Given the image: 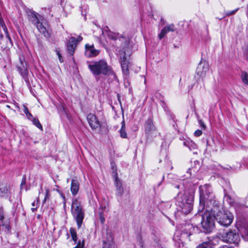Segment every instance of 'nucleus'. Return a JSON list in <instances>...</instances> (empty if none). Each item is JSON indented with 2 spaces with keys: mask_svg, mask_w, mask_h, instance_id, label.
<instances>
[{
  "mask_svg": "<svg viewBox=\"0 0 248 248\" xmlns=\"http://www.w3.org/2000/svg\"><path fill=\"white\" fill-rule=\"evenodd\" d=\"M38 202V199L37 200L36 203L35 201H34L31 204L32 206H33V207L36 206L35 207H33L31 208V210L33 212H35L37 210V208L38 207L37 206Z\"/></svg>",
  "mask_w": 248,
  "mask_h": 248,
  "instance_id": "nucleus-33",
  "label": "nucleus"
},
{
  "mask_svg": "<svg viewBox=\"0 0 248 248\" xmlns=\"http://www.w3.org/2000/svg\"><path fill=\"white\" fill-rule=\"evenodd\" d=\"M6 219H5L4 214L2 211H0V224H1Z\"/></svg>",
  "mask_w": 248,
  "mask_h": 248,
  "instance_id": "nucleus-32",
  "label": "nucleus"
},
{
  "mask_svg": "<svg viewBox=\"0 0 248 248\" xmlns=\"http://www.w3.org/2000/svg\"><path fill=\"white\" fill-rule=\"evenodd\" d=\"M209 69L208 63L206 61H201L196 69L197 75L201 78L205 77L206 72Z\"/></svg>",
  "mask_w": 248,
  "mask_h": 248,
  "instance_id": "nucleus-10",
  "label": "nucleus"
},
{
  "mask_svg": "<svg viewBox=\"0 0 248 248\" xmlns=\"http://www.w3.org/2000/svg\"><path fill=\"white\" fill-rule=\"evenodd\" d=\"M241 78L245 84L248 85V74L246 72H242Z\"/></svg>",
  "mask_w": 248,
  "mask_h": 248,
  "instance_id": "nucleus-27",
  "label": "nucleus"
},
{
  "mask_svg": "<svg viewBox=\"0 0 248 248\" xmlns=\"http://www.w3.org/2000/svg\"><path fill=\"white\" fill-rule=\"evenodd\" d=\"M84 246V240H83L82 242H81L80 241H79L78 242L77 246L73 248H83Z\"/></svg>",
  "mask_w": 248,
  "mask_h": 248,
  "instance_id": "nucleus-30",
  "label": "nucleus"
},
{
  "mask_svg": "<svg viewBox=\"0 0 248 248\" xmlns=\"http://www.w3.org/2000/svg\"><path fill=\"white\" fill-rule=\"evenodd\" d=\"M99 50L94 48L93 45H89V44H86L85 45V55L87 57H95L99 54Z\"/></svg>",
  "mask_w": 248,
  "mask_h": 248,
  "instance_id": "nucleus-13",
  "label": "nucleus"
},
{
  "mask_svg": "<svg viewBox=\"0 0 248 248\" xmlns=\"http://www.w3.org/2000/svg\"><path fill=\"white\" fill-rule=\"evenodd\" d=\"M19 62L16 65L17 68L22 77L24 78H26L28 75L27 63L23 56H19Z\"/></svg>",
  "mask_w": 248,
  "mask_h": 248,
  "instance_id": "nucleus-9",
  "label": "nucleus"
},
{
  "mask_svg": "<svg viewBox=\"0 0 248 248\" xmlns=\"http://www.w3.org/2000/svg\"><path fill=\"white\" fill-rule=\"evenodd\" d=\"M0 232L1 234H8L10 232V222L8 219L0 224Z\"/></svg>",
  "mask_w": 248,
  "mask_h": 248,
  "instance_id": "nucleus-17",
  "label": "nucleus"
},
{
  "mask_svg": "<svg viewBox=\"0 0 248 248\" xmlns=\"http://www.w3.org/2000/svg\"><path fill=\"white\" fill-rule=\"evenodd\" d=\"M82 40V37L80 36H79L78 37V38L76 39V43L77 44L79 42H80L81 40Z\"/></svg>",
  "mask_w": 248,
  "mask_h": 248,
  "instance_id": "nucleus-43",
  "label": "nucleus"
},
{
  "mask_svg": "<svg viewBox=\"0 0 248 248\" xmlns=\"http://www.w3.org/2000/svg\"><path fill=\"white\" fill-rule=\"evenodd\" d=\"M121 128L120 130V136L123 138H127V134L125 131V125L124 120L121 123Z\"/></svg>",
  "mask_w": 248,
  "mask_h": 248,
  "instance_id": "nucleus-24",
  "label": "nucleus"
},
{
  "mask_svg": "<svg viewBox=\"0 0 248 248\" xmlns=\"http://www.w3.org/2000/svg\"><path fill=\"white\" fill-rule=\"evenodd\" d=\"M24 112L25 113V114L26 115L28 113H29L30 112L29 111V109L28 108H27V107H24Z\"/></svg>",
  "mask_w": 248,
  "mask_h": 248,
  "instance_id": "nucleus-42",
  "label": "nucleus"
},
{
  "mask_svg": "<svg viewBox=\"0 0 248 248\" xmlns=\"http://www.w3.org/2000/svg\"><path fill=\"white\" fill-rule=\"evenodd\" d=\"M71 213L74 219L76 221L78 228H80L84 217V212L81 202L77 199L73 200Z\"/></svg>",
  "mask_w": 248,
  "mask_h": 248,
  "instance_id": "nucleus-4",
  "label": "nucleus"
},
{
  "mask_svg": "<svg viewBox=\"0 0 248 248\" xmlns=\"http://www.w3.org/2000/svg\"><path fill=\"white\" fill-rule=\"evenodd\" d=\"M244 54L246 58L248 60V46L246 47L245 49Z\"/></svg>",
  "mask_w": 248,
  "mask_h": 248,
  "instance_id": "nucleus-40",
  "label": "nucleus"
},
{
  "mask_svg": "<svg viewBox=\"0 0 248 248\" xmlns=\"http://www.w3.org/2000/svg\"><path fill=\"white\" fill-rule=\"evenodd\" d=\"M56 53H57V56H58L60 62H63V60L62 57L60 52V51L57 50Z\"/></svg>",
  "mask_w": 248,
  "mask_h": 248,
  "instance_id": "nucleus-34",
  "label": "nucleus"
},
{
  "mask_svg": "<svg viewBox=\"0 0 248 248\" xmlns=\"http://www.w3.org/2000/svg\"><path fill=\"white\" fill-rule=\"evenodd\" d=\"M31 121L32 122L34 125H35L36 127H37L38 128L41 129V130H43V127L42 125L39 122L38 119L34 118Z\"/></svg>",
  "mask_w": 248,
  "mask_h": 248,
  "instance_id": "nucleus-28",
  "label": "nucleus"
},
{
  "mask_svg": "<svg viewBox=\"0 0 248 248\" xmlns=\"http://www.w3.org/2000/svg\"><path fill=\"white\" fill-rule=\"evenodd\" d=\"M26 116L27 118L31 121L34 118L32 114L30 113L27 114Z\"/></svg>",
  "mask_w": 248,
  "mask_h": 248,
  "instance_id": "nucleus-39",
  "label": "nucleus"
},
{
  "mask_svg": "<svg viewBox=\"0 0 248 248\" xmlns=\"http://www.w3.org/2000/svg\"><path fill=\"white\" fill-rule=\"evenodd\" d=\"M48 193H49L48 190L46 189V196H45V199H44V200L43 201V203H45L46 202V199H47V198L48 197Z\"/></svg>",
  "mask_w": 248,
  "mask_h": 248,
  "instance_id": "nucleus-41",
  "label": "nucleus"
},
{
  "mask_svg": "<svg viewBox=\"0 0 248 248\" xmlns=\"http://www.w3.org/2000/svg\"><path fill=\"white\" fill-rule=\"evenodd\" d=\"M112 232L110 231H106V236L104 237L103 244H114L113 241Z\"/></svg>",
  "mask_w": 248,
  "mask_h": 248,
  "instance_id": "nucleus-20",
  "label": "nucleus"
},
{
  "mask_svg": "<svg viewBox=\"0 0 248 248\" xmlns=\"http://www.w3.org/2000/svg\"><path fill=\"white\" fill-rule=\"evenodd\" d=\"M184 146L188 148L190 151L197 148V145L192 141H186L183 143Z\"/></svg>",
  "mask_w": 248,
  "mask_h": 248,
  "instance_id": "nucleus-23",
  "label": "nucleus"
},
{
  "mask_svg": "<svg viewBox=\"0 0 248 248\" xmlns=\"http://www.w3.org/2000/svg\"><path fill=\"white\" fill-rule=\"evenodd\" d=\"M145 129L146 133L150 135L155 130V128L153 124V120L149 118L145 122Z\"/></svg>",
  "mask_w": 248,
  "mask_h": 248,
  "instance_id": "nucleus-16",
  "label": "nucleus"
},
{
  "mask_svg": "<svg viewBox=\"0 0 248 248\" xmlns=\"http://www.w3.org/2000/svg\"><path fill=\"white\" fill-rule=\"evenodd\" d=\"M114 244H103V248H114Z\"/></svg>",
  "mask_w": 248,
  "mask_h": 248,
  "instance_id": "nucleus-35",
  "label": "nucleus"
},
{
  "mask_svg": "<svg viewBox=\"0 0 248 248\" xmlns=\"http://www.w3.org/2000/svg\"><path fill=\"white\" fill-rule=\"evenodd\" d=\"M131 54V49L128 45H126L120 51V61L121 68L124 75L126 77L128 76L129 74V67L130 63L127 60V57H129Z\"/></svg>",
  "mask_w": 248,
  "mask_h": 248,
  "instance_id": "nucleus-6",
  "label": "nucleus"
},
{
  "mask_svg": "<svg viewBox=\"0 0 248 248\" xmlns=\"http://www.w3.org/2000/svg\"><path fill=\"white\" fill-rule=\"evenodd\" d=\"M87 119L89 125L93 129H95L100 126V124L94 114H89Z\"/></svg>",
  "mask_w": 248,
  "mask_h": 248,
  "instance_id": "nucleus-12",
  "label": "nucleus"
},
{
  "mask_svg": "<svg viewBox=\"0 0 248 248\" xmlns=\"http://www.w3.org/2000/svg\"><path fill=\"white\" fill-rule=\"evenodd\" d=\"M239 8L235 9L234 10L231 11H227L226 12V16H230L231 15H233L236 13V12L238 10Z\"/></svg>",
  "mask_w": 248,
  "mask_h": 248,
  "instance_id": "nucleus-31",
  "label": "nucleus"
},
{
  "mask_svg": "<svg viewBox=\"0 0 248 248\" xmlns=\"http://www.w3.org/2000/svg\"><path fill=\"white\" fill-rule=\"evenodd\" d=\"M194 228L192 224H185L181 231H177L174 233V238L183 242L184 240L190 241V236L192 234Z\"/></svg>",
  "mask_w": 248,
  "mask_h": 248,
  "instance_id": "nucleus-7",
  "label": "nucleus"
},
{
  "mask_svg": "<svg viewBox=\"0 0 248 248\" xmlns=\"http://www.w3.org/2000/svg\"><path fill=\"white\" fill-rule=\"evenodd\" d=\"M8 192V189L6 186L1 184L0 185V196L4 197L7 195Z\"/></svg>",
  "mask_w": 248,
  "mask_h": 248,
  "instance_id": "nucleus-25",
  "label": "nucleus"
},
{
  "mask_svg": "<svg viewBox=\"0 0 248 248\" xmlns=\"http://www.w3.org/2000/svg\"><path fill=\"white\" fill-rule=\"evenodd\" d=\"M247 9H248V10H247V14H248V6H247Z\"/></svg>",
  "mask_w": 248,
  "mask_h": 248,
  "instance_id": "nucleus-46",
  "label": "nucleus"
},
{
  "mask_svg": "<svg viewBox=\"0 0 248 248\" xmlns=\"http://www.w3.org/2000/svg\"><path fill=\"white\" fill-rule=\"evenodd\" d=\"M200 205L198 211L202 212L204 208L211 209L214 212L218 208V202L215 200L212 192L211 186L209 185H204L199 187Z\"/></svg>",
  "mask_w": 248,
  "mask_h": 248,
  "instance_id": "nucleus-2",
  "label": "nucleus"
},
{
  "mask_svg": "<svg viewBox=\"0 0 248 248\" xmlns=\"http://www.w3.org/2000/svg\"><path fill=\"white\" fill-rule=\"evenodd\" d=\"M202 134V131L201 130H197L195 131L194 135L196 137H199Z\"/></svg>",
  "mask_w": 248,
  "mask_h": 248,
  "instance_id": "nucleus-36",
  "label": "nucleus"
},
{
  "mask_svg": "<svg viewBox=\"0 0 248 248\" xmlns=\"http://www.w3.org/2000/svg\"><path fill=\"white\" fill-rule=\"evenodd\" d=\"M70 232L71 233V235L72 238V240L74 242L75 244H76L77 242L78 237L77 232L76 231L75 229L73 228H71L70 229Z\"/></svg>",
  "mask_w": 248,
  "mask_h": 248,
  "instance_id": "nucleus-26",
  "label": "nucleus"
},
{
  "mask_svg": "<svg viewBox=\"0 0 248 248\" xmlns=\"http://www.w3.org/2000/svg\"><path fill=\"white\" fill-rule=\"evenodd\" d=\"M196 248H214L213 242L211 240L204 241L198 245Z\"/></svg>",
  "mask_w": 248,
  "mask_h": 248,
  "instance_id": "nucleus-22",
  "label": "nucleus"
},
{
  "mask_svg": "<svg viewBox=\"0 0 248 248\" xmlns=\"http://www.w3.org/2000/svg\"><path fill=\"white\" fill-rule=\"evenodd\" d=\"M214 212L211 209H205V212L202 215L201 224L207 232H211L214 227V219L224 227L229 226L233 219V215L229 211L224 210L218 203V208Z\"/></svg>",
  "mask_w": 248,
  "mask_h": 248,
  "instance_id": "nucleus-1",
  "label": "nucleus"
},
{
  "mask_svg": "<svg viewBox=\"0 0 248 248\" xmlns=\"http://www.w3.org/2000/svg\"><path fill=\"white\" fill-rule=\"evenodd\" d=\"M88 67L95 76L102 74L112 76L113 79L116 78V76L111 68L108 65L107 62L105 60H100L98 61L91 62L89 63Z\"/></svg>",
  "mask_w": 248,
  "mask_h": 248,
  "instance_id": "nucleus-3",
  "label": "nucleus"
},
{
  "mask_svg": "<svg viewBox=\"0 0 248 248\" xmlns=\"http://www.w3.org/2000/svg\"><path fill=\"white\" fill-rule=\"evenodd\" d=\"M199 124L200 125V126L203 129H205V128H206V126L204 124V123L203 122V121L201 120H199Z\"/></svg>",
  "mask_w": 248,
  "mask_h": 248,
  "instance_id": "nucleus-37",
  "label": "nucleus"
},
{
  "mask_svg": "<svg viewBox=\"0 0 248 248\" xmlns=\"http://www.w3.org/2000/svg\"><path fill=\"white\" fill-rule=\"evenodd\" d=\"M244 239L248 241V227L245 230Z\"/></svg>",
  "mask_w": 248,
  "mask_h": 248,
  "instance_id": "nucleus-38",
  "label": "nucleus"
},
{
  "mask_svg": "<svg viewBox=\"0 0 248 248\" xmlns=\"http://www.w3.org/2000/svg\"><path fill=\"white\" fill-rule=\"evenodd\" d=\"M224 199L228 202L230 204L232 203L233 202V200L231 198V197L228 195L227 193H225L224 194Z\"/></svg>",
  "mask_w": 248,
  "mask_h": 248,
  "instance_id": "nucleus-29",
  "label": "nucleus"
},
{
  "mask_svg": "<svg viewBox=\"0 0 248 248\" xmlns=\"http://www.w3.org/2000/svg\"><path fill=\"white\" fill-rule=\"evenodd\" d=\"M220 238L223 242L233 244L235 245H237L240 241L239 235L235 230H231L223 233Z\"/></svg>",
  "mask_w": 248,
  "mask_h": 248,
  "instance_id": "nucleus-8",
  "label": "nucleus"
},
{
  "mask_svg": "<svg viewBox=\"0 0 248 248\" xmlns=\"http://www.w3.org/2000/svg\"><path fill=\"white\" fill-rule=\"evenodd\" d=\"M102 32L103 35L107 36L108 38L112 40H116L117 38V34L111 31L108 27L103 28Z\"/></svg>",
  "mask_w": 248,
  "mask_h": 248,
  "instance_id": "nucleus-19",
  "label": "nucleus"
},
{
  "mask_svg": "<svg viewBox=\"0 0 248 248\" xmlns=\"http://www.w3.org/2000/svg\"><path fill=\"white\" fill-rule=\"evenodd\" d=\"M115 185L116 188V195L118 196H122L124 193V188L122 184L117 176L115 177Z\"/></svg>",
  "mask_w": 248,
  "mask_h": 248,
  "instance_id": "nucleus-18",
  "label": "nucleus"
},
{
  "mask_svg": "<svg viewBox=\"0 0 248 248\" xmlns=\"http://www.w3.org/2000/svg\"><path fill=\"white\" fill-rule=\"evenodd\" d=\"M77 45L76 39L74 37H71L67 44V51L71 55H73Z\"/></svg>",
  "mask_w": 248,
  "mask_h": 248,
  "instance_id": "nucleus-14",
  "label": "nucleus"
},
{
  "mask_svg": "<svg viewBox=\"0 0 248 248\" xmlns=\"http://www.w3.org/2000/svg\"><path fill=\"white\" fill-rule=\"evenodd\" d=\"M31 20L32 23L36 25L38 31L45 36L48 35L46 28L44 26L42 23H41L37 18L36 16L34 13H31Z\"/></svg>",
  "mask_w": 248,
  "mask_h": 248,
  "instance_id": "nucleus-11",
  "label": "nucleus"
},
{
  "mask_svg": "<svg viewBox=\"0 0 248 248\" xmlns=\"http://www.w3.org/2000/svg\"><path fill=\"white\" fill-rule=\"evenodd\" d=\"M79 183L77 180L72 179L71 181V190L73 195H76L79 190Z\"/></svg>",
  "mask_w": 248,
  "mask_h": 248,
  "instance_id": "nucleus-21",
  "label": "nucleus"
},
{
  "mask_svg": "<svg viewBox=\"0 0 248 248\" xmlns=\"http://www.w3.org/2000/svg\"><path fill=\"white\" fill-rule=\"evenodd\" d=\"M174 31V25L173 24L168 25L161 30L160 33L158 34V38L161 40L167 33L170 31L173 32Z\"/></svg>",
  "mask_w": 248,
  "mask_h": 248,
  "instance_id": "nucleus-15",
  "label": "nucleus"
},
{
  "mask_svg": "<svg viewBox=\"0 0 248 248\" xmlns=\"http://www.w3.org/2000/svg\"><path fill=\"white\" fill-rule=\"evenodd\" d=\"M100 219L102 223H103L105 221V218L103 217H102L101 215H100Z\"/></svg>",
  "mask_w": 248,
  "mask_h": 248,
  "instance_id": "nucleus-44",
  "label": "nucleus"
},
{
  "mask_svg": "<svg viewBox=\"0 0 248 248\" xmlns=\"http://www.w3.org/2000/svg\"><path fill=\"white\" fill-rule=\"evenodd\" d=\"M177 204L182 212L187 215L193 208V197L187 194L182 195L179 193L177 198Z\"/></svg>",
  "mask_w": 248,
  "mask_h": 248,
  "instance_id": "nucleus-5",
  "label": "nucleus"
},
{
  "mask_svg": "<svg viewBox=\"0 0 248 248\" xmlns=\"http://www.w3.org/2000/svg\"><path fill=\"white\" fill-rule=\"evenodd\" d=\"M176 187L177 188H179V186L177 185V186H176Z\"/></svg>",
  "mask_w": 248,
  "mask_h": 248,
  "instance_id": "nucleus-45",
  "label": "nucleus"
}]
</instances>
